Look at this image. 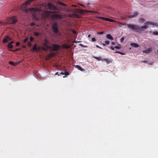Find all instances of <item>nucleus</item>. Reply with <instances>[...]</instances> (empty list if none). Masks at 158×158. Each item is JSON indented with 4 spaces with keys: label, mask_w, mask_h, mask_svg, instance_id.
I'll return each instance as SVG.
<instances>
[{
    "label": "nucleus",
    "mask_w": 158,
    "mask_h": 158,
    "mask_svg": "<svg viewBox=\"0 0 158 158\" xmlns=\"http://www.w3.org/2000/svg\"><path fill=\"white\" fill-rule=\"evenodd\" d=\"M52 29L53 32L55 34H57L59 31L58 25L57 23L54 22L52 26Z\"/></svg>",
    "instance_id": "1"
},
{
    "label": "nucleus",
    "mask_w": 158,
    "mask_h": 158,
    "mask_svg": "<svg viewBox=\"0 0 158 158\" xmlns=\"http://www.w3.org/2000/svg\"><path fill=\"white\" fill-rule=\"evenodd\" d=\"M7 20L8 21L10 22H8V23L9 24H15L17 21L16 17L15 16L11 18H8L7 19Z\"/></svg>",
    "instance_id": "2"
},
{
    "label": "nucleus",
    "mask_w": 158,
    "mask_h": 158,
    "mask_svg": "<svg viewBox=\"0 0 158 158\" xmlns=\"http://www.w3.org/2000/svg\"><path fill=\"white\" fill-rule=\"evenodd\" d=\"M127 26L128 28L131 29L133 30H135V29H137L139 30H141L139 27L137 25H135L132 24H128L127 25Z\"/></svg>",
    "instance_id": "3"
},
{
    "label": "nucleus",
    "mask_w": 158,
    "mask_h": 158,
    "mask_svg": "<svg viewBox=\"0 0 158 158\" xmlns=\"http://www.w3.org/2000/svg\"><path fill=\"white\" fill-rule=\"evenodd\" d=\"M48 9L50 10H57L59 9L56 6H54L50 2L48 3L47 5Z\"/></svg>",
    "instance_id": "4"
},
{
    "label": "nucleus",
    "mask_w": 158,
    "mask_h": 158,
    "mask_svg": "<svg viewBox=\"0 0 158 158\" xmlns=\"http://www.w3.org/2000/svg\"><path fill=\"white\" fill-rule=\"evenodd\" d=\"M60 46L56 44H53L52 45V50L54 51H57L60 48Z\"/></svg>",
    "instance_id": "5"
},
{
    "label": "nucleus",
    "mask_w": 158,
    "mask_h": 158,
    "mask_svg": "<svg viewBox=\"0 0 158 158\" xmlns=\"http://www.w3.org/2000/svg\"><path fill=\"white\" fill-rule=\"evenodd\" d=\"M52 17V19H61L62 18V15L60 14H53Z\"/></svg>",
    "instance_id": "6"
},
{
    "label": "nucleus",
    "mask_w": 158,
    "mask_h": 158,
    "mask_svg": "<svg viewBox=\"0 0 158 158\" xmlns=\"http://www.w3.org/2000/svg\"><path fill=\"white\" fill-rule=\"evenodd\" d=\"M56 12H57L45 10L44 11L43 13L46 17H47L49 16L50 14L56 13Z\"/></svg>",
    "instance_id": "7"
},
{
    "label": "nucleus",
    "mask_w": 158,
    "mask_h": 158,
    "mask_svg": "<svg viewBox=\"0 0 158 158\" xmlns=\"http://www.w3.org/2000/svg\"><path fill=\"white\" fill-rule=\"evenodd\" d=\"M12 40V39L9 36H6L5 37V38L3 39V42L4 43H7L9 41H10Z\"/></svg>",
    "instance_id": "8"
},
{
    "label": "nucleus",
    "mask_w": 158,
    "mask_h": 158,
    "mask_svg": "<svg viewBox=\"0 0 158 158\" xmlns=\"http://www.w3.org/2000/svg\"><path fill=\"white\" fill-rule=\"evenodd\" d=\"M149 24L158 27V23H154L148 21L144 23V25H148Z\"/></svg>",
    "instance_id": "9"
},
{
    "label": "nucleus",
    "mask_w": 158,
    "mask_h": 158,
    "mask_svg": "<svg viewBox=\"0 0 158 158\" xmlns=\"http://www.w3.org/2000/svg\"><path fill=\"white\" fill-rule=\"evenodd\" d=\"M48 49L52 50V47L47 45L45 47H42V49L44 51H47Z\"/></svg>",
    "instance_id": "10"
},
{
    "label": "nucleus",
    "mask_w": 158,
    "mask_h": 158,
    "mask_svg": "<svg viewBox=\"0 0 158 158\" xmlns=\"http://www.w3.org/2000/svg\"><path fill=\"white\" fill-rule=\"evenodd\" d=\"M152 48H148L147 49L143 51V52L144 53L148 54L152 50Z\"/></svg>",
    "instance_id": "11"
},
{
    "label": "nucleus",
    "mask_w": 158,
    "mask_h": 158,
    "mask_svg": "<svg viewBox=\"0 0 158 158\" xmlns=\"http://www.w3.org/2000/svg\"><path fill=\"white\" fill-rule=\"evenodd\" d=\"M139 14L136 11L132 15H130L129 17L130 18H133L135 17H136Z\"/></svg>",
    "instance_id": "12"
},
{
    "label": "nucleus",
    "mask_w": 158,
    "mask_h": 158,
    "mask_svg": "<svg viewBox=\"0 0 158 158\" xmlns=\"http://www.w3.org/2000/svg\"><path fill=\"white\" fill-rule=\"evenodd\" d=\"M35 0H28L26 1L25 3L24 4L26 5L27 6L30 5L32 2L34 1Z\"/></svg>",
    "instance_id": "13"
},
{
    "label": "nucleus",
    "mask_w": 158,
    "mask_h": 158,
    "mask_svg": "<svg viewBox=\"0 0 158 158\" xmlns=\"http://www.w3.org/2000/svg\"><path fill=\"white\" fill-rule=\"evenodd\" d=\"M106 37L108 39L112 40H113V38L110 34H107L106 35Z\"/></svg>",
    "instance_id": "14"
},
{
    "label": "nucleus",
    "mask_w": 158,
    "mask_h": 158,
    "mask_svg": "<svg viewBox=\"0 0 158 158\" xmlns=\"http://www.w3.org/2000/svg\"><path fill=\"white\" fill-rule=\"evenodd\" d=\"M74 12L77 13H81V10L79 9H74Z\"/></svg>",
    "instance_id": "15"
},
{
    "label": "nucleus",
    "mask_w": 158,
    "mask_h": 158,
    "mask_svg": "<svg viewBox=\"0 0 158 158\" xmlns=\"http://www.w3.org/2000/svg\"><path fill=\"white\" fill-rule=\"evenodd\" d=\"M102 19L105 20L106 21H109L110 22H114V21L113 19H110L107 18H102Z\"/></svg>",
    "instance_id": "16"
},
{
    "label": "nucleus",
    "mask_w": 158,
    "mask_h": 158,
    "mask_svg": "<svg viewBox=\"0 0 158 158\" xmlns=\"http://www.w3.org/2000/svg\"><path fill=\"white\" fill-rule=\"evenodd\" d=\"M131 45L135 48H138L139 47V45L138 44L135 43H132L131 44Z\"/></svg>",
    "instance_id": "17"
},
{
    "label": "nucleus",
    "mask_w": 158,
    "mask_h": 158,
    "mask_svg": "<svg viewBox=\"0 0 158 158\" xmlns=\"http://www.w3.org/2000/svg\"><path fill=\"white\" fill-rule=\"evenodd\" d=\"M37 44H35L34 45L33 48L31 50V51H37Z\"/></svg>",
    "instance_id": "18"
},
{
    "label": "nucleus",
    "mask_w": 158,
    "mask_h": 158,
    "mask_svg": "<svg viewBox=\"0 0 158 158\" xmlns=\"http://www.w3.org/2000/svg\"><path fill=\"white\" fill-rule=\"evenodd\" d=\"M76 67L79 70L81 71H83V69L79 65H76Z\"/></svg>",
    "instance_id": "19"
},
{
    "label": "nucleus",
    "mask_w": 158,
    "mask_h": 158,
    "mask_svg": "<svg viewBox=\"0 0 158 158\" xmlns=\"http://www.w3.org/2000/svg\"><path fill=\"white\" fill-rule=\"evenodd\" d=\"M93 57L98 61L103 60L100 57L93 56Z\"/></svg>",
    "instance_id": "20"
},
{
    "label": "nucleus",
    "mask_w": 158,
    "mask_h": 158,
    "mask_svg": "<svg viewBox=\"0 0 158 158\" xmlns=\"http://www.w3.org/2000/svg\"><path fill=\"white\" fill-rule=\"evenodd\" d=\"M102 60H105V61H106L107 63V64H109L111 62V61L109 60L108 59H106V58H104V59H102Z\"/></svg>",
    "instance_id": "21"
},
{
    "label": "nucleus",
    "mask_w": 158,
    "mask_h": 158,
    "mask_svg": "<svg viewBox=\"0 0 158 158\" xmlns=\"http://www.w3.org/2000/svg\"><path fill=\"white\" fill-rule=\"evenodd\" d=\"M9 64H10L12 65L13 66H16V64H17L16 63H15L12 61H10Z\"/></svg>",
    "instance_id": "22"
},
{
    "label": "nucleus",
    "mask_w": 158,
    "mask_h": 158,
    "mask_svg": "<svg viewBox=\"0 0 158 158\" xmlns=\"http://www.w3.org/2000/svg\"><path fill=\"white\" fill-rule=\"evenodd\" d=\"M57 3L58 4H60V5H63V6H66V4L64 3H63V2H61L59 1H57Z\"/></svg>",
    "instance_id": "23"
},
{
    "label": "nucleus",
    "mask_w": 158,
    "mask_h": 158,
    "mask_svg": "<svg viewBox=\"0 0 158 158\" xmlns=\"http://www.w3.org/2000/svg\"><path fill=\"white\" fill-rule=\"evenodd\" d=\"M72 17H74V18H79V16L78 15L76 14H73V16Z\"/></svg>",
    "instance_id": "24"
},
{
    "label": "nucleus",
    "mask_w": 158,
    "mask_h": 158,
    "mask_svg": "<svg viewBox=\"0 0 158 158\" xmlns=\"http://www.w3.org/2000/svg\"><path fill=\"white\" fill-rule=\"evenodd\" d=\"M40 34V33L36 32H35L34 33V35L36 36H38Z\"/></svg>",
    "instance_id": "25"
},
{
    "label": "nucleus",
    "mask_w": 158,
    "mask_h": 158,
    "mask_svg": "<svg viewBox=\"0 0 158 158\" xmlns=\"http://www.w3.org/2000/svg\"><path fill=\"white\" fill-rule=\"evenodd\" d=\"M7 47L8 48H13V46L12 44H10L9 43L7 45Z\"/></svg>",
    "instance_id": "26"
},
{
    "label": "nucleus",
    "mask_w": 158,
    "mask_h": 158,
    "mask_svg": "<svg viewBox=\"0 0 158 158\" xmlns=\"http://www.w3.org/2000/svg\"><path fill=\"white\" fill-rule=\"evenodd\" d=\"M139 21L141 23H143L144 22L145 19L143 18H141L140 19Z\"/></svg>",
    "instance_id": "27"
},
{
    "label": "nucleus",
    "mask_w": 158,
    "mask_h": 158,
    "mask_svg": "<svg viewBox=\"0 0 158 158\" xmlns=\"http://www.w3.org/2000/svg\"><path fill=\"white\" fill-rule=\"evenodd\" d=\"M64 75H65V76H64L63 77H66L65 76H67L69 75V73L68 72H66L64 73Z\"/></svg>",
    "instance_id": "28"
},
{
    "label": "nucleus",
    "mask_w": 158,
    "mask_h": 158,
    "mask_svg": "<svg viewBox=\"0 0 158 158\" xmlns=\"http://www.w3.org/2000/svg\"><path fill=\"white\" fill-rule=\"evenodd\" d=\"M146 25H145L141 26V28H144V29H147L148 28V26H146Z\"/></svg>",
    "instance_id": "29"
},
{
    "label": "nucleus",
    "mask_w": 158,
    "mask_h": 158,
    "mask_svg": "<svg viewBox=\"0 0 158 158\" xmlns=\"http://www.w3.org/2000/svg\"><path fill=\"white\" fill-rule=\"evenodd\" d=\"M152 34L155 35H158V31H153Z\"/></svg>",
    "instance_id": "30"
},
{
    "label": "nucleus",
    "mask_w": 158,
    "mask_h": 158,
    "mask_svg": "<svg viewBox=\"0 0 158 158\" xmlns=\"http://www.w3.org/2000/svg\"><path fill=\"white\" fill-rule=\"evenodd\" d=\"M53 56V54L50 53L48 55V57L49 58H50L52 57Z\"/></svg>",
    "instance_id": "31"
},
{
    "label": "nucleus",
    "mask_w": 158,
    "mask_h": 158,
    "mask_svg": "<svg viewBox=\"0 0 158 158\" xmlns=\"http://www.w3.org/2000/svg\"><path fill=\"white\" fill-rule=\"evenodd\" d=\"M19 50H20V49H19V48H17V49H15V50H11V49H10L9 50L10 51H11L14 52L16 51H19Z\"/></svg>",
    "instance_id": "32"
},
{
    "label": "nucleus",
    "mask_w": 158,
    "mask_h": 158,
    "mask_svg": "<svg viewBox=\"0 0 158 158\" xmlns=\"http://www.w3.org/2000/svg\"><path fill=\"white\" fill-rule=\"evenodd\" d=\"M104 43L106 44V45H109L110 44V42H109V41H107V40L105 41H104Z\"/></svg>",
    "instance_id": "33"
},
{
    "label": "nucleus",
    "mask_w": 158,
    "mask_h": 158,
    "mask_svg": "<svg viewBox=\"0 0 158 158\" xmlns=\"http://www.w3.org/2000/svg\"><path fill=\"white\" fill-rule=\"evenodd\" d=\"M44 43H46V44H49V41H48V40L46 39H44Z\"/></svg>",
    "instance_id": "34"
},
{
    "label": "nucleus",
    "mask_w": 158,
    "mask_h": 158,
    "mask_svg": "<svg viewBox=\"0 0 158 158\" xmlns=\"http://www.w3.org/2000/svg\"><path fill=\"white\" fill-rule=\"evenodd\" d=\"M115 53H117L120 54H121L122 55H123L124 54V53H122L121 52H119V51H116V52H115Z\"/></svg>",
    "instance_id": "35"
},
{
    "label": "nucleus",
    "mask_w": 158,
    "mask_h": 158,
    "mask_svg": "<svg viewBox=\"0 0 158 158\" xmlns=\"http://www.w3.org/2000/svg\"><path fill=\"white\" fill-rule=\"evenodd\" d=\"M124 37H122L120 39V41L121 43H122L123 42L124 40Z\"/></svg>",
    "instance_id": "36"
},
{
    "label": "nucleus",
    "mask_w": 158,
    "mask_h": 158,
    "mask_svg": "<svg viewBox=\"0 0 158 158\" xmlns=\"http://www.w3.org/2000/svg\"><path fill=\"white\" fill-rule=\"evenodd\" d=\"M103 33H104L103 31H101V32H97V34L98 35H101V34H103Z\"/></svg>",
    "instance_id": "37"
},
{
    "label": "nucleus",
    "mask_w": 158,
    "mask_h": 158,
    "mask_svg": "<svg viewBox=\"0 0 158 158\" xmlns=\"http://www.w3.org/2000/svg\"><path fill=\"white\" fill-rule=\"evenodd\" d=\"M27 45L28 47H31V42H29L28 43V44H27Z\"/></svg>",
    "instance_id": "38"
},
{
    "label": "nucleus",
    "mask_w": 158,
    "mask_h": 158,
    "mask_svg": "<svg viewBox=\"0 0 158 158\" xmlns=\"http://www.w3.org/2000/svg\"><path fill=\"white\" fill-rule=\"evenodd\" d=\"M79 45L80 46H81V47H86V46H85V45H83V44H79Z\"/></svg>",
    "instance_id": "39"
},
{
    "label": "nucleus",
    "mask_w": 158,
    "mask_h": 158,
    "mask_svg": "<svg viewBox=\"0 0 158 158\" xmlns=\"http://www.w3.org/2000/svg\"><path fill=\"white\" fill-rule=\"evenodd\" d=\"M28 39L27 38H26V39H25L23 41L24 43H25L27 42L28 40Z\"/></svg>",
    "instance_id": "40"
},
{
    "label": "nucleus",
    "mask_w": 158,
    "mask_h": 158,
    "mask_svg": "<svg viewBox=\"0 0 158 158\" xmlns=\"http://www.w3.org/2000/svg\"><path fill=\"white\" fill-rule=\"evenodd\" d=\"M34 40V38L32 36L30 38V40L31 41H32Z\"/></svg>",
    "instance_id": "41"
},
{
    "label": "nucleus",
    "mask_w": 158,
    "mask_h": 158,
    "mask_svg": "<svg viewBox=\"0 0 158 158\" xmlns=\"http://www.w3.org/2000/svg\"><path fill=\"white\" fill-rule=\"evenodd\" d=\"M114 48H116V49H119L120 48V47L118 46H115V47H114Z\"/></svg>",
    "instance_id": "42"
},
{
    "label": "nucleus",
    "mask_w": 158,
    "mask_h": 158,
    "mask_svg": "<svg viewBox=\"0 0 158 158\" xmlns=\"http://www.w3.org/2000/svg\"><path fill=\"white\" fill-rule=\"evenodd\" d=\"M35 25V23H32L31 24V26H34Z\"/></svg>",
    "instance_id": "43"
},
{
    "label": "nucleus",
    "mask_w": 158,
    "mask_h": 158,
    "mask_svg": "<svg viewBox=\"0 0 158 158\" xmlns=\"http://www.w3.org/2000/svg\"><path fill=\"white\" fill-rule=\"evenodd\" d=\"M35 9H36L35 10L36 11H40L41 10L40 9H39V8H36Z\"/></svg>",
    "instance_id": "44"
},
{
    "label": "nucleus",
    "mask_w": 158,
    "mask_h": 158,
    "mask_svg": "<svg viewBox=\"0 0 158 158\" xmlns=\"http://www.w3.org/2000/svg\"><path fill=\"white\" fill-rule=\"evenodd\" d=\"M92 41L94 42L96 41L95 38H92Z\"/></svg>",
    "instance_id": "45"
},
{
    "label": "nucleus",
    "mask_w": 158,
    "mask_h": 158,
    "mask_svg": "<svg viewBox=\"0 0 158 158\" xmlns=\"http://www.w3.org/2000/svg\"><path fill=\"white\" fill-rule=\"evenodd\" d=\"M96 47L97 48H99L100 49H102V48L101 47H100L98 45H96Z\"/></svg>",
    "instance_id": "46"
},
{
    "label": "nucleus",
    "mask_w": 158,
    "mask_h": 158,
    "mask_svg": "<svg viewBox=\"0 0 158 158\" xmlns=\"http://www.w3.org/2000/svg\"><path fill=\"white\" fill-rule=\"evenodd\" d=\"M81 42V41H75L74 42V43H79Z\"/></svg>",
    "instance_id": "47"
},
{
    "label": "nucleus",
    "mask_w": 158,
    "mask_h": 158,
    "mask_svg": "<svg viewBox=\"0 0 158 158\" xmlns=\"http://www.w3.org/2000/svg\"><path fill=\"white\" fill-rule=\"evenodd\" d=\"M20 44L19 42H17L16 43V46H18L19 45H20Z\"/></svg>",
    "instance_id": "48"
},
{
    "label": "nucleus",
    "mask_w": 158,
    "mask_h": 158,
    "mask_svg": "<svg viewBox=\"0 0 158 158\" xmlns=\"http://www.w3.org/2000/svg\"><path fill=\"white\" fill-rule=\"evenodd\" d=\"M120 24H121V25H123V26H124V25H126V26H127V24H125V23H121Z\"/></svg>",
    "instance_id": "49"
},
{
    "label": "nucleus",
    "mask_w": 158,
    "mask_h": 158,
    "mask_svg": "<svg viewBox=\"0 0 158 158\" xmlns=\"http://www.w3.org/2000/svg\"><path fill=\"white\" fill-rule=\"evenodd\" d=\"M48 45L47 44H46V43H44L43 44V45L45 46L46 47L47 45Z\"/></svg>",
    "instance_id": "50"
},
{
    "label": "nucleus",
    "mask_w": 158,
    "mask_h": 158,
    "mask_svg": "<svg viewBox=\"0 0 158 158\" xmlns=\"http://www.w3.org/2000/svg\"><path fill=\"white\" fill-rule=\"evenodd\" d=\"M72 32L73 34H76V32L74 30H73Z\"/></svg>",
    "instance_id": "51"
},
{
    "label": "nucleus",
    "mask_w": 158,
    "mask_h": 158,
    "mask_svg": "<svg viewBox=\"0 0 158 158\" xmlns=\"http://www.w3.org/2000/svg\"><path fill=\"white\" fill-rule=\"evenodd\" d=\"M14 43V41H12V42H10V43L9 44H13Z\"/></svg>",
    "instance_id": "52"
},
{
    "label": "nucleus",
    "mask_w": 158,
    "mask_h": 158,
    "mask_svg": "<svg viewBox=\"0 0 158 158\" xmlns=\"http://www.w3.org/2000/svg\"><path fill=\"white\" fill-rule=\"evenodd\" d=\"M110 49L113 50H114V48H113L112 47H110Z\"/></svg>",
    "instance_id": "53"
},
{
    "label": "nucleus",
    "mask_w": 158,
    "mask_h": 158,
    "mask_svg": "<svg viewBox=\"0 0 158 158\" xmlns=\"http://www.w3.org/2000/svg\"><path fill=\"white\" fill-rule=\"evenodd\" d=\"M55 75H58V76H59V75H60L59 74H58V72H57L55 74Z\"/></svg>",
    "instance_id": "54"
},
{
    "label": "nucleus",
    "mask_w": 158,
    "mask_h": 158,
    "mask_svg": "<svg viewBox=\"0 0 158 158\" xmlns=\"http://www.w3.org/2000/svg\"><path fill=\"white\" fill-rule=\"evenodd\" d=\"M60 74H62V75H64V73H63L62 72H61L60 73Z\"/></svg>",
    "instance_id": "55"
},
{
    "label": "nucleus",
    "mask_w": 158,
    "mask_h": 158,
    "mask_svg": "<svg viewBox=\"0 0 158 158\" xmlns=\"http://www.w3.org/2000/svg\"><path fill=\"white\" fill-rule=\"evenodd\" d=\"M22 48H26V46L25 45H23L22 46Z\"/></svg>",
    "instance_id": "56"
},
{
    "label": "nucleus",
    "mask_w": 158,
    "mask_h": 158,
    "mask_svg": "<svg viewBox=\"0 0 158 158\" xmlns=\"http://www.w3.org/2000/svg\"><path fill=\"white\" fill-rule=\"evenodd\" d=\"M153 32V31H149V33H152Z\"/></svg>",
    "instance_id": "57"
},
{
    "label": "nucleus",
    "mask_w": 158,
    "mask_h": 158,
    "mask_svg": "<svg viewBox=\"0 0 158 158\" xmlns=\"http://www.w3.org/2000/svg\"><path fill=\"white\" fill-rule=\"evenodd\" d=\"M111 44L114 45L115 44V43L114 42H112Z\"/></svg>",
    "instance_id": "58"
},
{
    "label": "nucleus",
    "mask_w": 158,
    "mask_h": 158,
    "mask_svg": "<svg viewBox=\"0 0 158 158\" xmlns=\"http://www.w3.org/2000/svg\"><path fill=\"white\" fill-rule=\"evenodd\" d=\"M102 45H103V46H106V44H105H105H104V43H103V44H102Z\"/></svg>",
    "instance_id": "59"
},
{
    "label": "nucleus",
    "mask_w": 158,
    "mask_h": 158,
    "mask_svg": "<svg viewBox=\"0 0 158 158\" xmlns=\"http://www.w3.org/2000/svg\"><path fill=\"white\" fill-rule=\"evenodd\" d=\"M90 36H91L90 35H88V37H89V38L90 37Z\"/></svg>",
    "instance_id": "60"
},
{
    "label": "nucleus",
    "mask_w": 158,
    "mask_h": 158,
    "mask_svg": "<svg viewBox=\"0 0 158 158\" xmlns=\"http://www.w3.org/2000/svg\"><path fill=\"white\" fill-rule=\"evenodd\" d=\"M143 63H146L147 62L146 61H143Z\"/></svg>",
    "instance_id": "61"
},
{
    "label": "nucleus",
    "mask_w": 158,
    "mask_h": 158,
    "mask_svg": "<svg viewBox=\"0 0 158 158\" xmlns=\"http://www.w3.org/2000/svg\"><path fill=\"white\" fill-rule=\"evenodd\" d=\"M38 50H40V47H38Z\"/></svg>",
    "instance_id": "62"
},
{
    "label": "nucleus",
    "mask_w": 158,
    "mask_h": 158,
    "mask_svg": "<svg viewBox=\"0 0 158 158\" xmlns=\"http://www.w3.org/2000/svg\"><path fill=\"white\" fill-rule=\"evenodd\" d=\"M72 6H73V7H76V6H75V5H73Z\"/></svg>",
    "instance_id": "63"
},
{
    "label": "nucleus",
    "mask_w": 158,
    "mask_h": 158,
    "mask_svg": "<svg viewBox=\"0 0 158 158\" xmlns=\"http://www.w3.org/2000/svg\"><path fill=\"white\" fill-rule=\"evenodd\" d=\"M151 64V63H150V64Z\"/></svg>",
    "instance_id": "64"
}]
</instances>
